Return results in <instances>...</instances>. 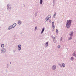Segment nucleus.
I'll return each mask as SVG.
<instances>
[{
  "mask_svg": "<svg viewBox=\"0 0 76 76\" xmlns=\"http://www.w3.org/2000/svg\"><path fill=\"white\" fill-rule=\"evenodd\" d=\"M71 24V20H69L67 21L66 23V27L68 28H69L70 27V24Z\"/></svg>",
  "mask_w": 76,
  "mask_h": 76,
  "instance_id": "f257e3e1",
  "label": "nucleus"
},
{
  "mask_svg": "<svg viewBox=\"0 0 76 76\" xmlns=\"http://www.w3.org/2000/svg\"><path fill=\"white\" fill-rule=\"evenodd\" d=\"M16 26V24H13L12 26H10V27L9 28V30H10L12 28H14V27H15V26Z\"/></svg>",
  "mask_w": 76,
  "mask_h": 76,
  "instance_id": "f03ea898",
  "label": "nucleus"
},
{
  "mask_svg": "<svg viewBox=\"0 0 76 76\" xmlns=\"http://www.w3.org/2000/svg\"><path fill=\"white\" fill-rule=\"evenodd\" d=\"M58 48H60V45H58Z\"/></svg>",
  "mask_w": 76,
  "mask_h": 76,
  "instance_id": "dca6fc26",
  "label": "nucleus"
},
{
  "mask_svg": "<svg viewBox=\"0 0 76 76\" xmlns=\"http://www.w3.org/2000/svg\"><path fill=\"white\" fill-rule=\"evenodd\" d=\"M19 48L18 49L19 50H21V45H19L18 46Z\"/></svg>",
  "mask_w": 76,
  "mask_h": 76,
  "instance_id": "7ed1b4c3",
  "label": "nucleus"
},
{
  "mask_svg": "<svg viewBox=\"0 0 76 76\" xmlns=\"http://www.w3.org/2000/svg\"><path fill=\"white\" fill-rule=\"evenodd\" d=\"M18 24H19V25L21 24V21H18Z\"/></svg>",
  "mask_w": 76,
  "mask_h": 76,
  "instance_id": "6e6552de",
  "label": "nucleus"
},
{
  "mask_svg": "<svg viewBox=\"0 0 76 76\" xmlns=\"http://www.w3.org/2000/svg\"><path fill=\"white\" fill-rule=\"evenodd\" d=\"M43 31H44V28H42V32H41V34H42Z\"/></svg>",
  "mask_w": 76,
  "mask_h": 76,
  "instance_id": "423d86ee",
  "label": "nucleus"
},
{
  "mask_svg": "<svg viewBox=\"0 0 76 76\" xmlns=\"http://www.w3.org/2000/svg\"><path fill=\"white\" fill-rule=\"evenodd\" d=\"M1 47L2 48H4V45H3V44L1 45Z\"/></svg>",
  "mask_w": 76,
  "mask_h": 76,
  "instance_id": "1a4fd4ad",
  "label": "nucleus"
},
{
  "mask_svg": "<svg viewBox=\"0 0 76 76\" xmlns=\"http://www.w3.org/2000/svg\"><path fill=\"white\" fill-rule=\"evenodd\" d=\"M54 16H55L56 15V13H55V14H54Z\"/></svg>",
  "mask_w": 76,
  "mask_h": 76,
  "instance_id": "aec40b11",
  "label": "nucleus"
},
{
  "mask_svg": "<svg viewBox=\"0 0 76 76\" xmlns=\"http://www.w3.org/2000/svg\"><path fill=\"white\" fill-rule=\"evenodd\" d=\"M48 42L46 43V46H48Z\"/></svg>",
  "mask_w": 76,
  "mask_h": 76,
  "instance_id": "ddd939ff",
  "label": "nucleus"
},
{
  "mask_svg": "<svg viewBox=\"0 0 76 76\" xmlns=\"http://www.w3.org/2000/svg\"><path fill=\"white\" fill-rule=\"evenodd\" d=\"M40 4H42V0H40Z\"/></svg>",
  "mask_w": 76,
  "mask_h": 76,
  "instance_id": "0eeeda50",
  "label": "nucleus"
},
{
  "mask_svg": "<svg viewBox=\"0 0 76 76\" xmlns=\"http://www.w3.org/2000/svg\"><path fill=\"white\" fill-rule=\"evenodd\" d=\"M75 53H74V54H73V56H75Z\"/></svg>",
  "mask_w": 76,
  "mask_h": 76,
  "instance_id": "f3484780",
  "label": "nucleus"
},
{
  "mask_svg": "<svg viewBox=\"0 0 76 76\" xmlns=\"http://www.w3.org/2000/svg\"><path fill=\"white\" fill-rule=\"evenodd\" d=\"M37 27H35V30H37Z\"/></svg>",
  "mask_w": 76,
  "mask_h": 76,
  "instance_id": "2eb2a0df",
  "label": "nucleus"
},
{
  "mask_svg": "<svg viewBox=\"0 0 76 76\" xmlns=\"http://www.w3.org/2000/svg\"><path fill=\"white\" fill-rule=\"evenodd\" d=\"M71 39H72V37H70V38H69V40Z\"/></svg>",
  "mask_w": 76,
  "mask_h": 76,
  "instance_id": "a211bd4d",
  "label": "nucleus"
},
{
  "mask_svg": "<svg viewBox=\"0 0 76 76\" xmlns=\"http://www.w3.org/2000/svg\"><path fill=\"white\" fill-rule=\"evenodd\" d=\"M62 66H63V67H65V64H62Z\"/></svg>",
  "mask_w": 76,
  "mask_h": 76,
  "instance_id": "9b49d317",
  "label": "nucleus"
},
{
  "mask_svg": "<svg viewBox=\"0 0 76 76\" xmlns=\"http://www.w3.org/2000/svg\"><path fill=\"white\" fill-rule=\"evenodd\" d=\"M49 22H51V20H49Z\"/></svg>",
  "mask_w": 76,
  "mask_h": 76,
  "instance_id": "412c9836",
  "label": "nucleus"
},
{
  "mask_svg": "<svg viewBox=\"0 0 76 76\" xmlns=\"http://www.w3.org/2000/svg\"><path fill=\"white\" fill-rule=\"evenodd\" d=\"M75 56L76 57V56Z\"/></svg>",
  "mask_w": 76,
  "mask_h": 76,
  "instance_id": "5701e85b",
  "label": "nucleus"
},
{
  "mask_svg": "<svg viewBox=\"0 0 76 76\" xmlns=\"http://www.w3.org/2000/svg\"><path fill=\"white\" fill-rule=\"evenodd\" d=\"M69 35L71 36L73 35V32H71V33H70V34H69Z\"/></svg>",
  "mask_w": 76,
  "mask_h": 76,
  "instance_id": "f8f14e48",
  "label": "nucleus"
},
{
  "mask_svg": "<svg viewBox=\"0 0 76 76\" xmlns=\"http://www.w3.org/2000/svg\"><path fill=\"white\" fill-rule=\"evenodd\" d=\"M50 18H51V16L50 15H48V18L46 19L48 21L49 19Z\"/></svg>",
  "mask_w": 76,
  "mask_h": 76,
  "instance_id": "20e7f679",
  "label": "nucleus"
},
{
  "mask_svg": "<svg viewBox=\"0 0 76 76\" xmlns=\"http://www.w3.org/2000/svg\"><path fill=\"white\" fill-rule=\"evenodd\" d=\"M56 68V66H53V69H55Z\"/></svg>",
  "mask_w": 76,
  "mask_h": 76,
  "instance_id": "9d476101",
  "label": "nucleus"
},
{
  "mask_svg": "<svg viewBox=\"0 0 76 76\" xmlns=\"http://www.w3.org/2000/svg\"><path fill=\"white\" fill-rule=\"evenodd\" d=\"M53 38H54V37H53Z\"/></svg>",
  "mask_w": 76,
  "mask_h": 76,
  "instance_id": "4be33fe9",
  "label": "nucleus"
},
{
  "mask_svg": "<svg viewBox=\"0 0 76 76\" xmlns=\"http://www.w3.org/2000/svg\"><path fill=\"white\" fill-rule=\"evenodd\" d=\"M74 58L73 57H71V58H70V60H73V59Z\"/></svg>",
  "mask_w": 76,
  "mask_h": 76,
  "instance_id": "4468645a",
  "label": "nucleus"
},
{
  "mask_svg": "<svg viewBox=\"0 0 76 76\" xmlns=\"http://www.w3.org/2000/svg\"><path fill=\"white\" fill-rule=\"evenodd\" d=\"M56 32H57V33H58V30H56Z\"/></svg>",
  "mask_w": 76,
  "mask_h": 76,
  "instance_id": "6ab92c4d",
  "label": "nucleus"
},
{
  "mask_svg": "<svg viewBox=\"0 0 76 76\" xmlns=\"http://www.w3.org/2000/svg\"><path fill=\"white\" fill-rule=\"evenodd\" d=\"M54 23L53 22L52 23V26L53 27V28L54 29V25H53V24Z\"/></svg>",
  "mask_w": 76,
  "mask_h": 76,
  "instance_id": "39448f33",
  "label": "nucleus"
}]
</instances>
